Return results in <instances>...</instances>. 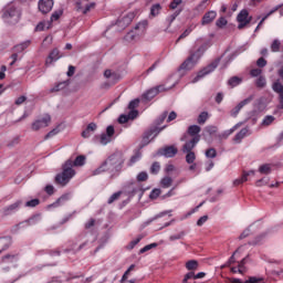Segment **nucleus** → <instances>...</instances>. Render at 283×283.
Returning a JSON list of instances; mask_svg holds the SVG:
<instances>
[{
  "label": "nucleus",
  "mask_w": 283,
  "mask_h": 283,
  "mask_svg": "<svg viewBox=\"0 0 283 283\" xmlns=\"http://www.w3.org/2000/svg\"><path fill=\"white\" fill-rule=\"evenodd\" d=\"M83 165H85V156L83 155L77 156L74 161H72V159L66 160L63 165V171L55 177L56 185L65 187L72 177L76 176V171H74L72 167H83Z\"/></svg>",
  "instance_id": "nucleus-1"
},
{
  "label": "nucleus",
  "mask_w": 283,
  "mask_h": 283,
  "mask_svg": "<svg viewBox=\"0 0 283 283\" xmlns=\"http://www.w3.org/2000/svg\"><path fill=\"white\" fill-rule=\"evenodd\" d=\"M123 163V155L114 154L105 160L99 168L94 170L93 176H98V174H103V171H114V169H119Z\"/></svg>",
  "instance_id": "nucleus-2"
},
{
  "label": "nucleus",
  "mask_w": 283,
  "mask_h": 283,
  "mask_svg": "<svg viewBox=\"0 0 283 283\" xmlns=\"http://www.w3.org/2000/svg\"><path fill=\"white\" fill-rule=\"evenodd\" d=\"M202 54H205V48L200 46L197 51L190 52V55L188 59L180 65L179 70H185L186 72H189L190 70H193L196 65H198V61L202 59Z\"/></svg>",
  "instance_id": "nucleus-3"
},
{
  "label": "nucleus",
  "mask_w": 283,
  "mask_h": 283,
  "mask_svg": "<svg viewBox=\"0 0 283 283\" xmlns=\"http://www.w3.org/2000/svg\"><path fill=\"white\" fill-rule=\"evenodd\" d=\"M2 19L4 23H9V25H15L18 21L21 20V9L10 4L6 8Z\"/></svg>",
  "instance_id": "nucleus-4"
},
{
  "label": "nucleus",
  "mask_w": 283,
  "mask_h": 283,
  "mask_svg": "<svg viewBox=\"0 0 283 283\" xmlns=\"http://www.w3.org/2000/svg\"><path fill=\"white\" fill-rule=\"evenodd\" d=\"M218 65H220V57L216 59L208 66L199 71L197 76L191 81V83H198V81H200L201 78H205V76H208V74H211V72H214Z\"/></svg>",
  "instance_id": "nucleus-5"
},
{
  "label": "nucleus",
  "mask_w": 283,
  "mask_h": 283,
  "mask_svg": "<svg viewBox=\"0 0 283 283\" xmlns=\"http://www.w3.org/2000/svg\"><path fill=\"white\" fill-rule=\"evenodd\" d=\"M52 123V116L50 114H45L42 118L36 119L32 123L31 129L32 132H39V129H44V127H49Z\"/></svg>",
  "instance_id": "nucleus-6"
},
{
  "label": "nucleus",
  "mask_w": 283,
  "mask_h": 283,
  "mask_svg": "<svg viewBox=\"0 0 283 283\" xmlns=\"http://www.w3.org/2000/svg\"><path fill=\"white\" fill-rule=\"evenodd\" d=\"M167 90H171V87H165V85H159L148 90L146 93L142 95L143 101H151L156 98L160 92H167Z\"/></svg>",
  "instance_id": "nucleus-7"
},
{
  "label": "nucleus",
  "mask_w": 283,
  "mask_h": 283,
  "mask_svg": "<svg viewBox=\"0 0 283 283\" xmlns=\"http://www.w3.org/2000/svg\"><path fill=\"white\" fill-rule=\"evenodd\" d=\"M252 19L253 18L249 15V10H241L237 17V21L239 23L238 30H243V28H247V25L251 23Z\"/></svg>",
  "instance_id": "nucleus-8"
},
{
  "label": "nucleus",
  "mask_w": 283,
  "mask_h": 283,
  "mask_svg": "<svg viewBox=\"0 0 283 283\" xmlns=\"http://www.w3.org/2000/svg\"><path fill=\"white\" fill-rule=\"evenodd\" d=\"M114 134V126H107L106 134L103 133L101 136H95L93 140H99L101 145H108V143H112Z\"/></svg>",
  "instance_id": "nucleus-9"
},
{
  "label": "nucleus",
  "mask_w": 283,
  "mask_h": 283,
  "mask_svg": "<svg viewBox=\"0 0 283 283\" xmlns=\"http://www.w3.org/2000/svg\"><path fill=\"white\" fill-rule=\"evenodd\" d=\"M181 140H187L182 147V151H192L197 143H200V136H195L189 139V135H185L184 137H181Z\"/></svg>",
  "instance_id": "nucleus-10"
},
{
  "label": "nucleus",
  "mask_w": 283,
  "mask_h": 283,
  "mask_svg": "<svg viewBox=\"0 0 283 283\" xmlns=\"http://www.w3.org/2000/svg\"><path fill=\"white\" fill-rule=\"evenodd\" d=\"M252 101H253V95H250L248 98L241 101L234 108L231 109L230 116L235 118V116H238L240 114L242 108L244 106L249 105V103H251Z\"/></svg>",
  "instance_id": "nucleus-11"
},
{
  "label": "nucleus",
  "mask_w": 283,
  "mask_h": 283,
  "mask_svg": "<svg viewBox=\"0 0 283 283\" xmlns=\"http://www.w3.org/2000/svg\"><path fill=\"white\" fill-rule=\"evenodd\" d=\"M163 129H165V126L159 128V127H153L149 130H147L144 134V143H149V140H154V138H156V136H158V134H160L163 132Z\"/></svg>",
  "instance_id": "nucleus-12"
},
{
  "label": "nucleus",
  "mask_w": 283,
  "mask_h": 283,
  "mask_svg": "<svg viewBox=\"0 0 283 283\" xmlns=\"http://www.w3.org/2000/svg\"><path fill=\"white\" fill-rule=\"evenodd\" d=\"M52 8H54V0H40L39 1V10L42 14H48V12H52Z\"/></svg>",
  "instance_id": "nucleus-13"
},
{
  "label": "nucleus",
  "mask_w": 283,
  "mask_h": 283,
  "mask_svg": "<svg viewBox=\"0 0 283 283\" xmlns=\"http://www.w3.org/2000/svg\"><path fill=\"white\" fill-rule=\"evenodd\" d=\"M247 136H251V129L249 127H244L239 133H237L235 136L233 137V142L237 145H240V143H242V140H244Z\"/></svg>",
  "instance_id": "nucleus-14"
},
{
  "label": "nucleus",
  "mask_w": 283,
  "mask_h": 283,
  "mask_svg": "<svg viewBox=\"0 0 283 283\" xmlns=\"http://www.w3.org/2000/svg\"><path fill=\"white\" fill-rule=\"evenodd\" d=\"M87 1H90V0H80L77 2V8H78V10H81V12H83V14H87V12H90V10H94V8H96V3H94V2L84 4Z\"/></svg>",
  "instance_id": "nucleus-15"
},
{
  "label": "nucleus",
  "mask_w": 283,
  "mask_h": 283,
  "mask_svg": "<svg viewBox=\"0 0 283 283\" xmlns=\"http://www.w3.org/2000/svg\"><path fill=\"white\" fill-rule=\"evenodd\" d=\"M147 25H149L147 20H144L135 25L133 31H135L138 39H140V36H143V34H145V32H147Z\"/></svg>",
  "instance_id": "nucleus-16"
},
{
  "label": "nucleus",
  "mask_w": 283,
  "mask_h": 283,
  "mask_svg": "<svg viewBox=\"0 0 283 283\" xmlns=\"http://www.w3.org/2000/svg\"><path fill=\"white\" fill-rule=\"evenodd\" d=\"M160 156H165L166 158H174L176 154H178V148L175 146H167L159 150Z\"/></svg>",
  "instance_id": "nucleus-17"
},
{
  "label": "nucleus",
  "mask_w": 283,
  "mask_h": 283,
  "mask_svg": "<svg viewBox=\"0 0 283 283\" xmlns=\"http://www.w3.org/2000/svg\"><path fill=\"white\" fill-rule=\"evenodd\" d=\"M217 17H218V13L216 11L206 12L201 19V25H209V23H213Z\"/></svg>",
  "instance_id": "nucleus-18"
},
{
  "label": "nucleus",
  "mask_w": 283,
  "mask_h": 283,
  "mask_svg": "<svg viewBox=\"0 0 283 283\" xmlns=\"http://www.w3.org/2000/svg\"><path fill=\"white\" fill-rule=\"evenodd\" d=\"M22 205H23V201L18 200L14 203L10 205L9 207L3 208L4 216H10V213H15V211H19V209H21Z\"/></svg>",
  "instance_id": "nucleus-19"
},
{
  "label": "nucleus",
  "mask_w": 283,
  "mask_h": 283,
  "mask_svg": "<svg viewBox=\"0 0 283 283\" xmlns=\"http://www.w3.org/2000/svg\"><path fill=\"white\" fill-rule=\"evenodd\" d=\"M98 129L96 123H90L86 128L82 132V138H91L92 134Z\"/></svg>",
  "instance_id": "nucleus-20"
},
{
  "label": "nucleus",
  "mask_w": 283,
  "mask_h": 283,
  "mask_svg": "<svg viewBox=\"0 0 283 283\" xmlns=\"http://www.w3.org/2000/svg\"><path fill=\"white\" fill-rule=\"evenodd\" d=\"M134 21V13H127L122 19L117 21V25L119 28H127Z\"/></svg>",
  "instance_id": "nucleus-21"
},
{
  "label": "nucleus",
  "mask_w": 283,
  "mask_h": 283,
  "mask_svg": "<svg viewBox=\"0 0 283 283\" xmlns=\"http://www.w3.org/2000/svg\"><path fill=\"white\" fill-rule=\"evenodd\" d=\"M138 116V111H130L127 115H120L118 118V123L120 125L128 123V120H134Z\"/></svg>",
  "instance_id": "nucleus-22"
},
{
  "label": "nucleus",
  "mask_w": 283,
  "mask_h": 283,
  "mask_svg": "<svg viewBox=\"0 0 283 283\" xmlns=\"http://www.w3.org/2000/svg\"><path fill=\"white\" fill-rule=\"evenodd\" d=\"M242 125H243V123L239 122L232 128H230V129L223 132L222 134H220L219 138H223V139L229 138V136H231V134H233V132H235L237 129H240V127H242Z\"/></svg>",
  "instance_id": "nucleus-23"
},
{
  "label": "nucleus",
  "mask_w": 283,
  "mask_h": 283,
  "mask_svg": "<svg viewBox=\"0 0 283 283\" xmlns=\"http://www.w3.org/2000/svg\"><path fill=\"white\" fill-rule=\"evenodd\" d=\"M60 59L61 55L59 54V50L54 49L46 59V65H51V63H54V61H59Z\"/></svg>",
  "instance_id": "nucleus-24"
},
{
  "label": "nucleus",
  "mask_w": 283,
  "mask_h": 283,
  "mask_svg": "<svg viewBox=\"0 0 283 283\" xmlns=\"http://www.w3.org/2000/svg\"><path fill=\"white\" fill-rule=\"evenodd\" d=\"M70 198H71L70 193H64L49 207H55V208L61 207V205H65V202H67V200H70Z\"/></svg>",
  "instance_id": "nucleus-25"
},
{
  "label": "nucleus",
  "mask_w": 283,
  "mask_h": 283,
  "mask_svg": "<svg viewBox=\"0 0 283 283\" xmlns=\"http://www.w3.org/2000/svg\"><path fill=\"white\" fill-rule=\"evenodd\" d=\"M61 132H63V125L60 124L45 135L44 140H48L49 138H54V136L61 134Z\"/></svg>",
  "instance_id": "nucleus-26"
},
{
  "label": "nucleus",
  "mask_w": 283,
  "mask_h": 283,
  "mask_svg": "<svg viewBox=\"0 0 283 283\" xmlns=\"http://www.w3.org/2000/svg\"><path fill=\"white\" fill-rule=\"evenodd\" d=\"M12 244V239L10 237L0 238V253L6 251Z\"/></svg>",
  "instance_id": "nucleus-27"
},
{
  "label": "nucleus",
  "mask_w": 283,
  "mask_h": 283,
  "mask_svg": "<svg viewBox=\"0 0 283 283\" xmlns=\"http://www.w3.org/2000/svg\"><path fill=\"white\" fill-rule=\"evenodd\" d=\"M201 128L198 125H192L188 127V136L196 138V136H200Z\"/></svg>",
  "instance_id": "nucleus-28"
},
{
  "label": "nucleus",
  "mask_w": 283,
  "mask_h": 283,
  "mask_svg": "<svg viewBox=\"0 0 283 283\" xmlns=\"http://www.w3.org/2000/svg\"><path fill=\"white\" fill-rule=\"evenodd\" d=\"M17 260H19V256L17 254H7L2 258V262H4V264H10V262H17Z\"/></svg>",
  "instance_id": "nucleus-29"
},
{
  "label": "nucleus",
  "mask_w": 283,
  "mask_h": 283,
  "mask_svg": "<svg viewBox=\"0 0 283 283\" xmlns=\"http://www.w3.org/2000/svg\"><path fill=\"white\" fill-rule=\"evenodd\" d=\"M198 261L196 260H190L186 263V269L187 271H198Z\"/></svg>",
  "instance_id": "nucleus-30"
},
{
  "label": "nucleus",
  "mask_w": 283,
  "mask_h": 283,
  "mask_svg": "<svg viewBox=\"0 0 283 283\" xmlns=\"http://www.w3.org/2000/svg\"><path fill=\"white\" fill-rule=\"evenodd\" d=\"M174 184V179L171 177H164L160 181V185L164 189H169L171 185Z\"/></svg>",
  "instance_id": "nucleus-31"
},
{
  "label": "nucleus",
  "mask_w": 283,
  "mask_h": 283,
  "mask_svg": "<svg viewBox=\"0 0 283 283\" xmlns=\"http://www.w3.org/2000/svg\"><path fill=\"white\" fill-rule=\"evenodd\" d=\"M244 283H265V279L263 276H249Z\"/></svg>",
  "instance_id": "nucleus-32"
},
{
  "label": "nucleus",
  "mask_w": 283,
  "mask_h": 283,
  "mask_svg": "<svg viewBox=\"0 0 283 283\" xmlns=\"http://www.w3.org/2000/svg\"><path fill=\"white\" fill-rule=\"evenodd\" d=\"M161 10H163V7L160 6V3L153 4L150 8V14L153 17H158Z\"/></svg>",
  "instance_id": "nucleus-33"
},
{
  "label": "nucleus",
  "mask_w": 283,
  "mask_h": 283,
  "mask_svg": "<svg viewBox=\"0 0 283 283\" xmlns=\"http://www.w3.org/2000/svg\"><path fill=\"white\" fill-rule=\"evenodd\" d=\"M274 122H275V117L273 115H268L263 118L262 126L269 127V125H273Z\"/></svg>",
  "instance_id": "nucleus-34"
},
{
  "label": "nucleus",
  "mask_w": 283,
  "mask_h": 283,
  "mask_svg": "<svg viewBox=\"0 0 283 283\" xmlns=\"http://www.w3.org/2000/svg\"><path fill=\"white\" fill-rule=\"evenodd\" d=\"M208 118H209V113L202 112V113H200V115L198 116L197 123H198L199 125H205V123H207Z\"/></svg>",
  "instance_id": "nucleus-35"
},
{
  "label": "nucleus",
  "mask_w": 283,
  "mask_h": 283,
  "mask_svg": "<svg viewBox=\"0 0 283 283\" xmlns=\"http://www.w3.org/2000/svg\"><path fill=\"white\" fill-rule=\"evenodd\" d=\"M240 83H242V78L238 76H233L228 81V85H230L231 87H238Z\"/></svg>",
  "instance_id": "nucleus-36"
},
{
  "label": "nucleus",
  "mask_w": 283,
  "mask_h": 283,
  "mask_svg": "<svg viewBox=\"0 0 283 283\" xmlns=\"http://www.w3.org/2000/svg\"><path fill=\"white\" fill-rule=\"evenodd\" d=\"M186 154V163H188V165H193V163L196 161V153L187 151Z\"/></svg>",
  "instance_id": "nucleus-37"
},
{
  "label": "nucleus",
  "mask_w": 283,
  "mask_h": 283,
  "mask_svg": "<svg viewBox=\"0 0 283 283\" xmlns=\"http://www.w3.org/2000/svg\"><path fill=\"white\" fill-rule=\"evenodd\" d=\"M272 90L276 92V94H283V85L280 83V81H276L272 85Z\"/></svg>",
  "instance_id": "nucleus-38"
},
{
  "label": "nucleus",
  "mask_w": 283,
  "mask_h": 283,
  "mask_svg": "<svg viewBox=\"0 0 283 283\" xmlns=\"http://www.w3.org/2000/svg\"><path fill=\"white\" fill-rule=\"evenodd\" d=\"M138 105H140V99L135 98L128 104V109H130V112H136V107H138Z\"/></svg>",
  "instance_id": "nucleus-39"
},
{
  "label": "nucleus",
  "mask_w": 283,
  "mask_h": 283,
  "mask_svg": "<svg viewBox=\"0 0 283 283\" xmlns=\"http://www.w3.org/2000/svg\"><path fill=\"white\" fill-rule=\"evenodd\" d=\"M137 39H139V38L136 35V33H135L134 30L129 31V32L125 35V41H128V42L137 41Z\"/></svg>",
  "instance_id": "nucleus-40"
},
{
  "label": "nucleus",
  "mask_w": 283,
  "mask_h": 283,
  "mask_svg": "<svg viewBox=\"0 0 283 283\" xmlns=\"http://www.w3.org/2000/svg\"><path fill=\"white\" fill-rule=\"evenodd\" d=\"M208 3H209V0H202V1L196 7L197 12H205V10H207Z\"/></svg>",
  "instance_id": "nucleus-41"
},
{
  "label": "nucleus",
  "mask_w": 283,
  "mask_h": 283,
  "mask_svg": "<svg viewBox=\"0 0 283 283\" xmlns=\"http://www.w3.org/2000/svg\"><path fill=\"white\" fill-rule=\"evenodd\" d=\"M140 240H143V237H137L136 239H134L127 244L126 249H128V251H132V249H134V247H136V244H138Z\"/></svg>",
  "instance_id": "nucleus-42"
},
{
  "label": "nucleus",
  "mask_w": 283,
  "mask_h": 283,
  "mask_svg": "<svg viewBox=\"0 0 283 283\" xmlns=\"http://www.w3.org/2000/svg\"><path fill=\"white\" fill-rule=\"evenodd\" d=\"M186 233L185 231H181L177 234H172L169 237L170 242H175V240H182L185 238Z\"/></svg>",
  "instance_id": "nucleus-43"
},
{
  "label": "nucleus",
  "mask_w": 283,
  "mask_h": 283,
  "mask_svg": "<svg viewBox=\"0 0 283 283\" xmlns=\"http://www.w3.org/2000/svg\"><path fill=\"white\" fill-rule=\"evenodd\" d=\"M158 247L157 243H150L139 250V254L147 253V251H151V249H156Z\"/></svg>",
  "instance_id": "nucleus-44"
},
{
  "label": "nucleus",
  "mask_w": 283,
  "mask_h": 283,
  "mask_svg": "<svg viewBox=\"0 0 283 283\" xmlns=\"http://www.w3.org/2000/svg\"><path fill=\"white\" fill-rule=\"evenodd\" d=\"M27 48H30V40L22 42L21 44L17 45V52H23V50H27Z\"/></svg>",
  "instance_id": "nucleus-45"
},
{
  "label": "nucleus",
  "mask_w": 283,
  "mask_h": 283,
  "mask_svg": "<svg viewBox=\"0 0 283 283\" xmlns=\"http://www.w3.org/2000/svg\"><path fill=\"white\" fill-rule=\"evenodd\" d=\"M63 15V10H56L52 13L51 15V21H59V19H61V17Z\"/></svg>",
  "instance_id": "nucleus-46"
},
{
  "label": "nucleus",
  "mask_w": 283,
  "mask_h": 283,
  "mask_svg": "<svg viewBox=\"0 0 283 283\" xmlns=\"http://www.w3.org/2000/svg\"><path fill=\"white\" fill-rule=\"evenodd\" d=\"M216 156H218V151L216 150V148H209L206 150L207 158H216Z\"/></svg>",
  "instance_id": "nucleus-47"
},
{
  "label": "nucleus",
  "mask_w": 283,
  "mask_h": 283,
  "mask_svg": "<svg viewBox=\"0 0 283 283\" xmlns=\"http://www.w3.org/2000/svg\"><path fill=\"white\" fill-rule=\"evenodd\" d=\"M149 178V175H147L146 171H142L137 175V181L138 182H145Z\"/></svg>",
  "instance_id": "nucleus-48"
},
{
  "label": "nucleus",
  "mask_w": 283,
  "mask_h": 283,
  "mask_svg": "<svg viewBox=\"0 0 283 283\" xmlns=\"http://www.w3.org/2000/svg\"><path fill=\"white\" fill-rule=\"evenodd\" d=\"M249 176H255V171L250 170V171H244L243 175L240 177V179L242 180V182H247V180H249Z\"/></svg>",
  "instance_id": "nucleus-49"
},
{
  "label": "nucleus",
  "mask_w": 283,
  "mask_h": 283,
  "mask_svg": "<svg viewBox=\"0 0 283 283\" xmlns=\"http://www.w3.org/2000/svg\"><path fill=\"white\" fill-rule=\"evenodd\" d=\"M259 171H260V174L268 175L271 171V165L265 164V165L260 166Z\"/></svg>",
  "instance_id": "nucleus-50"
},
{
  "label": "nucleus",
  "mask_w": 283,
  "mask_h": 283,
  "mask_svg": "<svg viewBox=\"0 0 283 283\" xmlns=\"http://www.w3.org/2000/svg\"><path fill=\"white\" fill-rule=\"evenodd\" d=\"M158 171H160V163L155 161L150 167V172L156 175Z\"/></svg>",
  "instance_id": "nucleus-51"
},
{
  "label": "nucleus",
  "mask_w": 283,
  "mask_h": 283,
  "mask_svg": "<svg viewBox=\"0 0 283 283\" xmlns=\"http://www.w3.org/2000/svg\"><path fill=\"white\" fill-rule=\"evenodd\" d=\"M40 202L41 201L39 199H32L25 202V207H30V208L39 207Z\"/></svg>",
  "instance_id": "nucleus-52"
},
{
  "label": "nucleus",
  "mask_w": 283,
  "mask_h": 283,
  "mask_svg": "<svg viewBox=\"0 0 283 283\" xmlns=\"http://www.w3.org/2000/svg\"><path fill=\"white\" fill-rule=\"evenodd\" d=\"M120 193H122L120 191L113 193L108 199V205L116 202V200L120 198Z\"/></svg>",
  "instance_id": "nucleus-53"
},
{
  "label": "nucleus",
  "mask_w": 283,
  "mask_h": 283,
  "mask_svg": "<svg viewBox=\"0 0 283 283\" xmlns=\"http://www.w3.org/2000/svg\"><path fill=\"white\" fill-rule=\"evenodd\" d=\"M280 46L281 43L279 42V40H274L271 44L272 52H280Z\"/></svg>",
  "instance_id": "nucleus-54"
},
{
  "label": "nucleus",
  "mask_w": 283,
  "mask_h": 283,
  "mask_svg": "<svg viewBox=\"0 0 283 283\" xmlns=\"http://www.w3.org/2000/svg\"><path fill=\"white\" fill-rule=\"evenodd\" d=\"M266 85V78L264 76H259L256 80V87H264Z\"/></svg>",
  "instance_id": "nucleus-55"
},
{
  "label": "nucleus",
  "mask_w": 283,
  "mask_h": 283,
  "mask_svg": "<svg viewBox=\"0 0 283 283\" xmlns=\"http://www.w3.org/2000/svg\"><path fill=\"white\" fill-rule=\"evenodd\" d=\"M191 33L190 29H186L184 33L180 34V36L177 39L176 43H179L180 41H182V39H187V36H189V34Z\"/></svg>",
  "instance_id": "nucleus-56"
},
{
  "label": "nucleus",
  "mask_w": 283,
  "mask_h": 283,
  "mask_svg": "<svg viewBox=\"0 0 283 283\" xmlns=\"http://www.w3.org/2000/svg\"><path fill=\"white\" fill-rule=\"evenodd\" d=\"M216 25L218 28H224V25H227V19L226 18H219L216 22Z\"/></svg>",
  "instance_id": "nucleus-57"
},
{
  "label": "nucleus",
  "mask_w": 283,
  "mask_h": 283,
  "mask_svg": "<svg viewBox=\"0 0 283 283\" xmlns=\"http://www.w3.org/2000/svg\"><path fill=\"white\" fill-rule=\"evenodd\" d=\"M158 196H160V189H154L150 195H149V198L151 200H156V198H158Z\"/></svg>",
  "instance_id": "nucleus-58"
},
{
  "label": "nucleus",
  "mask_w": 283,
  "mask_h": 283,
  "mask_svg": "<svg viewBox=\"0 0 283 283\" xmlns=\"http://www.w3.org/2000/svg\"><path fill=\"white\" fill-rule=\"evenodd\" d=\"M48 28H50V27H46V25H45V22H40V23L35 27V30H36V32H43V30H48Z\"/></svg>",
  "instance_id": "nucleus-59"
},
{
  "label": "nucleus",
  "mask_w": 283,
  "mask_h": 283,
  "mask_svg": "<svg viewBox=\"0 0 283 283\" xmlns=\"http://www.w3.org/2000/svg\"><path fill=\"white\" fill-rule=\"evenodd\" d=\"M191 277H195V279H196V273H193L192 271H191V272H188V273L185 275L182 283L189 282V280H191Z\"/></svg>",
  "instance_id": "nucleus-60"
},
{
  "label": "nucleus",
  "mask_w": 283,
  "mask_h": 283,
  "mask_svg": "<svg viewBox=\"0 0 283 283\" xmlns=\"http://www.w3.org/2000/svg\"><path fill=\"white\" fill-rule=\"evenodd\" d=\"M256 65H258V67H266V61L264 60V57H260L256 61Z\"/></svg>",
  "instance_id": "nucleus-61"
},
{
  "label": "nucleus",
  "mask_w": 283,
  "mask_h": 283,
  "mask_svg": "<svg viewBox=\"0 0 283 283\" xmlns=\"http://www.w3.org/2000/svg\"><path fill=\"white\" fill-rule=\"evenodd\" d=\"M206 132L208 133V134H216V132H218V127H216V126H207L206 127Z\"/></svg>",
  "instance_id": "nucleus-62"
},
{
  "label": "nucleus",
  "mask_w": 283,
  "mask_h": 283,
  "mask_svg": "<svg viewBox=\"0 0 283 283\" xmlns=\"http://www.w3.org/2000/svg\"><path fill=\"white\" fill-rule=\"evenodd\" d=\"M138 160H140V155H135L130 158L129 160V166L132 167V165H134L135 163H138Z\"/></svg>",
  "instance_id": "nucleus-63"
},
{
  "label": "nucleus",
  "mask_w": 283,
  "mask_h": 283,
  "mask_svg": "<svg viewBox=\"0 0 283 283\" xmlns=\"http://www.w3.org/2000/svg\"><path fill=\"white\" fill-rule=\"evenodd\" d=\"M250 74L253 77L260 76V74H262V71L260 69H253V70H251Z\"/></svg>",
  "instance_id": "nucleus-64"
}]
</instances>
